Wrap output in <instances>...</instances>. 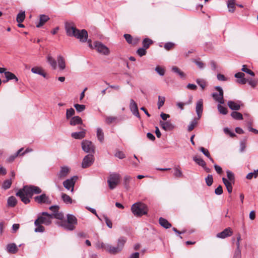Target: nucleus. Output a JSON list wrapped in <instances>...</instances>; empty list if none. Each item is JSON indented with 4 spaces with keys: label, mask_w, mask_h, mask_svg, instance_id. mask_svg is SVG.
Here are the masks:
<instances>
[{
    "label": "nucleus",
    "mask_w": 258,
    "mask_h": 258,
    "mask_svg": "<svg viewBox=\"0 0 258 258\" xmlns=\"http://www.w3.org/2000/svg\"><path fill=\"white\" fill-rule=\"evenodd\" d=\"M31 72L34 74H39L40 75L43 76L44 77H45L46 75V74L43 72L42 69L39 67H34L32 68Z\"/></svg>",
    "instance_id": "obj_32"
},
{
    "label": "nucleus",
    "mask_w": 258,
    "mask_h": 258,
    "mask_svg": "<svg viewBox=\"0 0 258 258\" xmlns=\"http://www.w3.org/2000/svg\"><path fill=\"white\" fill-rule=\"evenodd\" d=\"M7 203L9 206L14 207L17 204V200L15 197L11 196L8 198Z\"/></svg>",
    "instance_id": "obj_33"
},
{
    "label": "nucleus",
    "mask_w": 258,
    "mask_h": 258,
    "mask_svg": "<svg viewBox=\"0 0 258 258\" xmlns=\"http://www.w3.org/2000/svg\"><path fill=\"white\" fill-rule=\"evenodd\" d=\"M258 175V169L254 170L253 172L249 173L246 175V178L248 179H251L253 177L256 178Z\"/></svg>",
    "instance_id": "obj_48"
},
{
    "label": "nucleus",
    "mask_w": 258,
    "mask_h": 258,
    "mask_svg": "<svg viewBox=\"0 0 258 258\" xmlns=\"http://www.w3.org/2000/svg\"><path fill=\"white\" fill-rule=\"evenodd\" d=\"M205 181L208 186H211L213 182V176L211 174H209L205 178Z\"/></svg>",
    "instance_id": "obj_50"
},
{
    "label": "nucleus",
    "mask_w": 258,
    "mask_h": 258,
    "mask_svg": "<svg viewBox=\"0 0 258 258\" xmlns=\"http://www.w3.org/2000/svg\"><path fill=\"white\" fill-rule=\"evenodd\" d=\"M5 77L7 79H6V80L3 81L4 83H7L9 80H13V79L15 80L16 82L18 81V78L16 77V76L14 74H13L10 72H5Z\"/></svg>",
    "instance_id": "obj_22"
},
{
    "label": "nucleus",
    "mask_w": 258,
    "mask_h": 258,
    "mask_svg": "<svg viewBox=\"0 0 258 258\" xmlns=\"http://www.w3.org/2000/svg\"><path fill=\"white\" fill-rule=\"evenodd\" d=\"M215 194L221 195L223 193V188L221 185H219L215 190Z\"/></svg>",
    "instance_id": "obj_62"
},
{
    "label": "nucleus",
    "mask_w": 258,
    "mask_h": 258,
    "mask_svg": "<svg viewBox=\"0 0 258 258\" xmlns=\"http://www.w3.org/2000/svg\"><path fill=\"white\" fill-rule=\"evenodd\" d=\"M194 62L198 66V67L201 69H202L204 68L205 67V64L204 62H203L202 61H201L199 59H195L194 60Z\"/></svg>",
    "instance_id": "obj_56"
},
{
    "label": "nucleus",
    "mask_w": 258,
    "mask_h": 258,
    "mask_svg": "<svg viewBox=\"0 0 258 258\" xmlns=\"http://www.w3.org/2000/svg\"><path fill=\"white\" fill-rule=\"evenodd\" d=\"M235 4L234 0L228 1L227 3V7L230 12L233 13L234 12L235 9Z\"/></svg>",
    "instance_id": "obj_34"
},
{
    "label": "nucleus",
    "mask_w": 258,
    "mask_h": 258,
    "mask_svg": "<svg viewBox=\"0 0 258 258\" xmlns=\"http://www.w3.org/2000/svg\"><path fill=\"white\" fill-rule=\"evenodd\" d=\"M49 20L48 16L45 15H40L39 16V21L36 24V27L40 28L42 27L46 22Z\"/></svg>",
    "instance_id": "obj_20"
},
{
    "label": "nucleus",
    "mask_w": 258,
    "mask_h": 258,
    "mask_svg": "<svg viewBox=\"0 0 258 258\" xmlns=\"http://www.w3.org/2000/svg\"><path fill=\"white\" fill-rule=\"evenodd\" d=\"M160 224L166 229L169 228L171 227V224L165 219L160 218L159 220Z\"/></svg>",
    "instance_id": "obj_28"
},
{
    "label": "nucleus",
    "mask_w": 258,
    "mask_h": 258,
    "mask_svg": "<svg viewBox=\"0 0 258 258\" xmlns=\"http://www.w3.org/2000/svg\"><path fill=\"white\" fill-rule=\"evenodd\" d=\"M74 107L76 108V110L79 112L83 111L86 108V106L85 105L79 104H75L74 105Z\"/></svg>",
    "instance_id": "obj_42"
},
{
    "label": "nucleus",
    "mask_w": 258,
    "mask_h": 258,
    "mask_svg": "<svg viewBox=\"0 0 258 258\" xmlns=\"http://www.w3.org/2000/svg\"><path fill=\"white\" fill-rule=\"evenodd\" d=\"M198 118H194L188 126V131L191 132L198 124Z\"/></svg>",
    "instance_id": "obj_38"
},
{
    "label": "nucleus",
    "mask_w": 258,
    "mask_h": 258,
    "mask_svg": "<svg viewBox=\"0 0 258 258\" xmlns=\"http://www.w3.org/2000/svg\"><path fill=\"white\" fill-rule=\"evenodd\" d=\"M42 224H38L36 226V228L35 229L34 231L35 232H43L44 231V227L41 225Z\"/></svg>",
    "instance_id": "obj_55"
},
{
    "label": "nucleus",
    "mask_w": 258,
    "mask_h": 258,
    "mask_svg": "<svg viewBox=\"0 0 258 258\" xmlns=\"http://www.w3.org/2000/svg\"><path fill=\"white\" fill-rule=\"evenodd\" d=\"M231 116L236 120H242L243 119L242 114L237 111H233L231 113Z\"/></svg>",
    "instance_id": "obj_36"
},
{
    "label": "nucleus",
    "mask_w": 258,
    "mask_h": 258,
    "mask_svg": "<svg viewBox=\"0 0 258 258\" xmlns=\"http://www.w3.org/2000/svg\"><path fill=\"white\" fill-rule=\"evenodd\" d=\"M131 210L135 216H141L147 213V208L145 204L138 202L133 204Z\"/></svg>",
    "instance_id": "obj_4"
},
{
    "label": "nucleus",
    "mask_w": 258,
    "mask_h": 258,
    "mask_svg": "<svg viewBox=\"0 0 258 258\" xmlns=\"http://www.w3.org/2000/svg\"><path fill=\"white\" fill-rule=\"evenodd\" d=\"M146 49L143 48H140L138 49L137 53L140 56H143L146 54Z\"/></svg>",
    "instance_id": "obj_54"
},
{
    "label": "nucleus",
    "mask_w": 258,
    "mask_h": 258,
    "mask_svg": "<svg viewBox=\"0 0 258 258\" xmlns=\"http://www.w3.org/2000/svg\"><path fill=\"white\" fill-rule=\"evenodd\" d=\"M165 97L161 96H158V103H157L158 109H160L162 106H163V105L164 104V103H165Z\"/></svg>",
    "instance_id": "obj_41"
},
{
    "label": "nucleus",
    "mask_w": 258,
    "mask_h": 258,
    "mask_svg": "<svg viewBox=\"0 0 258 258\" xmlns=\"http://www.w3.org/2000/svg\"><path fill=\"white\" fill-rule=\"evenodd\" d=\"M25 18V12L19 13L17 16V21L18 23H22L24 21Z\"/></svg>",
    "instance_id": "obj_40"
},
{
    "label": "nucleus",
    "mask_w": 258,
    "mask_h": 258,
    "mask_svg": "<svg viewBox=\"0 0 258 258\" xmlns=\"http://www.w3.org/2000/svg\"><path fill=\"white\" fill-rule=\"evenodd\" d=\"M233 258H241V253L240 249H236Z\"/></svg>",
    "instance_id": "obj_58"
},
{
    "label": "nucleus",
    "mask_w": 258,
    "mask_h": 258,
    "mask_svg": "<svg viewBox=\"0 0 258 258\" xmlns=\"http://www.w3.org/2000/svg\"><path fill=\"white\" fill-rule=\"evenodd\" d=\"M126 241V238L125 237H120L117 240L116 246H113L107 244L105 247L106 250L111 254H116L122 250Z\"/></svg>",
    "instance_id": "obj_3"
},
{
    "label": "nucleus",
    "mask_w": 258,
    "mask_h": 258,
    "mask_svg": "<svg viewBox=\"0 0 258 258\" xmlns=\"http://www.w3.org/2000/svg\"><path fill=\"white\" fill-rule=\"evenodd\" d=\"M6 250L10 253L15 254L18 252V248L15 243H12L7 245Z\"/></svg>",
    "instance_id": "obj_21"
},
{
    "label": "nucleus",
    "mask_w": 258,
    "mask_h": 258,
    "mask_svg": "<svg viewBox=\"0 0 258 258\" xmlns=\"http://www.w3.org/2000/svg\"><path fill=\"white\" fill-rule=\"evenodd\" d=\"M57 61L58 67L61 70H63L66 68V63L64 58L61 55H59L57 57Z\"/></svg>",
    "instance_id": "obj_29"
},
{
    "label": "nucleus",
    "mask_w": 258,
    "mask_h": 258,
    "mask_svg": "<svg viewBox=\"0 0 258 258\" xmlns=\"http://www.w3.org/2000/svg\"><path fill=\"white\" fill-rule=\"evenodd\" d=\"M41 189L34 185H26L23 188L20 189L16 193V196L19 197L21 201L25 204L30 203V198L33 194H39L41 192Z\"/></svg>",
    "instance_id": "obj_1"
},
{
    "label": "nucleus",
    "mask_w": 258,
    "mask_h": 258,
    "mask_svg": "<svg viewBox=\"0 0 258 258\" xmlns=\"http://www.w3.org/2000/svg\"><path fill=\"white\" fill-rule=\"evenodd\" d=\"M76 177H73L68 179L63 182V186L68 190H70L72 192L74 191V186L76 182Z\"/></svg>",
    "instance_id": "obj_12"
},
{
    "label": "nucleus",
    "mask_w": 258,
    "mask_h": 258,
    "mask_svg": "<svg viewBox=\"0 0 258 258\" xmlns=\"http://www.w3.org/2000/svg\"><path fill=\"white\" fill-rule=\"evenodd\" d=\"M153 41L149 38H145L142 42L143 47L145 49H148L150 45L153 43Z\"/></svg>",
    "instance_id": "obj_35"
},
{
    "label": "nucleus",
    "mask_w": 258,
    "mask_h": 258,
    "mask_svg": "<svg viewBox=\"0 0 258 258\" xmlns=\"http://www.w3.org/2000/svg\"><path fill=\"white\" fill-rule=\"evenodd\" d=\"M203 110V102L202 99L199 100L196 104V112L198 115V119L202 116Z\"/></svg>",
    "instance_id": "obj_17"
},
{
    "label": "nucleus",
    "mask_w": 258,
    "mask_h": 258,
    "mask_svg": "<svg viewBox=\"0 0 258 258\" xmlns=\"http://www.w3.org/2000/svg\"><path fill=\"white\" fill-rule=\"evenodd\" d=\"M215 89L218 92V93H213L212 97L213 99L219 104H224V99L223 97V91L221 87L216 86Z\"/></svg>",
    "instance_id": "obj_8"
},
{
    "label": "nucleus",
    "mask_w": 258,
    "mask_h": 258,
    "mask_svg": "<svg viewBox=\"0 0 258 258\" xmlns=\"http://www.w3.org/2000/svg\"><path fill=\"white\" fill-rule=\"evenodd\" d=\"M200 150L208 158H210V154L209 151L205 148L202 147L200 148Z\"/></svg>",
    "instance_id": "obj_57"
},
{
    "label": "nucleus",
    "mask_w": 258,
    "mask_h": 258,
    "mask_svg": "<svg viewBox=\"0 0 258 258\" xmlns=\"http://www.w3.org/2000/svg\"><path fill=\"white\" fill-rule=\"evenodd\" d=\"M160 124L163 130L165 131H170L173 130L175 126L172 124L170 121H160Z\"/></svg>",
    "instance_id": "obj_14"
},
{
    "label": "nucleus",
    "mask_w": 258,
    "mask_h": 258,
    "mask_svg": "<svg viewBox=\"0 0 258 258\" xmlns=\"http://www.w3.org/2000/svg\"><path fill=\"white\" fill-rule=\"evenodd\" d=\"M222 181L224 185H225L228 192L230 194L231 193L233 188L232 186V183H233L232 182L230 181V180H228L225 177L222 178Z\"/></svg>",
    "instance_id": "obj_26"
},
{
    "label": "nucleus",
    "mask_w": 258,
    "mask_h": 258,
    "mask_svg": "<svg viewBox=\"0 0 258 258\" xmlns=\"http://www.w3.org/2000/svg\"><path fill=\"white\" fill-rule=\"evenodd\" d=\"M131 179V177L128 175H125L124 177V179H123L124 183L126 186L128 185V184H129Z\"/></svg>",
    "instance_id": "obj_64"
},
{
    "label": "nucleus",
    "mask_w": 258,
    "mask_h": 258,
    "mask_svg": "<svg viewBox=\"0 0 258 258\" xmlns=\"http://www.w3.org/2000/svg\"><path fill=\"white\" fill-rule=\"evenodd\" d=\"M197 84L204 90L206 86V82L203 79H197L196 80Z\"/></svg>",
    "instance_id": "obj_45"
},
{
    "label": "nucleus",
    "mask_w": 258,
    "mask_h": 258,
    "mask_svg": "<svg viewBox=\"0 0 258 258\" xmlns=\"http://www.w3.org/2000/svg\"><path fill=\"white\" fill-rule=\"evenodd\" d=\"M70 169L67 166L61 167L59 172L57 174L58 177L60 179L64 178L69 174Z\"/></svg>",
    "instance_id": "obj_19"
},
{
    "label": "nucleus",
    "mask_w": 258,
    "mask_h": 258,
    "mask_svg": "<svg viewBox=\"0 0 258 258\" xmlns=\"http://www.w3.org/2000/svg\"><path fill=\"white\" fill-rule=\"evenodd\" d=\"M172 71L173 72L177 73L181 78H184L185 77V74L176 67H173Z\"/></svg>",
    "instance_id": "obj_37"
},
{
    "label": "nucleus",
    "mask_w": 258,
    "mask_h": 258,
    "mask_svg": "<svg viewBox=\"0 0 258 258\" xmlns=\"http://www.w3.org/2000/svg\"><path fill=\"white\" fill-rule=\"evenodd\" d=\"M35 202L39 204L49 205L51 204V200L49 197L45 194L36 196L34 198Z\"/></svg>",
    "instance_id": "obj_10"
},
{
    "label": "nucleus",
    "mask_w": 258,
    "mask_h": 258,
    "mask_svg": "<svg viewBox=\"0 0 258 258\" xmlns=\"http://www.w3.org/2000/svg\"><path fill=\"white\" fill-rule=\"evenodd\" d=\"M116 117H114V116H106V118H105V122L107 124H110V123L113 122L114 121H115L116 120Z\"/></svg>",
    "instance_id": "obj_53"
},
{
    "label": "nucleus",
    "mask_w": 258,
    "mask_h": 258,
    "mask_svg": "<svg viewBox=\"0 0 258 258\" xmlns=\"http://www.w3.org/2000/svg\"><path fill=\"white\" fill-rule=\"evenodd\" d=\"M42 215L35 220L34 222L35 225H37L38 224H44L46 225L50 224L51 220L53 219V216L46 212H43Z\"/></svg>",
    "instance_id": "obj_6"
},
{
    "label": "nucleus",
    "mask_w": 258,
    "mask_h": 258,
    "mask_svg": "<svg viewBox=\"0 0 258 258\" xmlns=\"http://www.w3.org/2000/svg\"><path fill=\"white\" fill-rule=\"evenodd\" d=\"M53 216V218H55L59 220H62L63 218V214L61 212H56L55 213L51 214Z\"/></svg>",
    "instance_id": "obj_51"
},
{
    "label": "nucleus",
    "mask_w": 258,
    "mask_h": 258,
    "mask_svg": "<svg viewBox=\"0 0 258 258\" xmlns=\"http://www.w3.org/2000/svg\"><path fill=\"white\" fill-rule=\"evenodd\" d=\"M228 107L233 110H238L240 108L241 101H237L236 102L233 101H229L227 103Z\"/></svg>",
    "instance_id": "obj_18"
},
{
    "label": "nucleus",
    "mask_w": 258,
    "mask_h": 258,
    "mask_svg": "<svg viewBox=\"0 0 258 258\" xmlns=\"http://www.w3.org/2000/svg\"><path fill=\"white\" fill-rule=\"evenodd\" d=\"M65 29L68 36L75 37L83 42L87 41L88 38V33L87 31L85 29L82 30L77 29L73 22H66Z\"/></svg>",
    "instance_id": "obj_2"
},
{
    "label": "nucleus",
    "mask_w": 258,
    "mask_h": 258,
    "mask_svg": "<svg viewBox=\"0 0 258 258\" xmlns=\"http://www.w3.org/2000/svg\"><path fill=\"white\" fill-rule=\"evenodd\" d=\"M77 224L76 217L71 214H68L67 220L62 221L60 225L64 229L69 230H73L75 229V225Z\"/></svg>",
    "instance_id": "obj_5"
},
{
    "label": "nucleus",
    "mask_w": 258,
    "mask_h": 258,
    "mask_svg": "<svg viewBox=\"0 0 258 258\" xmlns=\"http://www.w3.org/2000/svg\"><path fill=\"white\" fill-rule=\"evenodd\" d=\"M115 156L120 159H123L125 157V154L122 152L119 151L116 152Z\"/></svg>",
    "instance_id": "obj_59"
},
{
    "label": "nucleus",
    "mask_w": 258,
    "mask_h": 258,
    "mask_svg": "<svg viewBox=\"0 0 258 258\" xmlns=\"http://www.w3.org/2000/svg\"><path fill=\"white\" fill-rule=\"evenodd\" d=\"M94 162V157L92 155L88 154L85 156L82 163V167L83 168H87L90 166Z\"/></svg>",
    "instance_id": "obj_13"
},
{
    "label": "nucleus",
    "mask_w": 258,
    "mask_h": 258,
    "mask_svg": "<svg viewBox=\"0 0 258 258\" xmlns=\"http://www.w3.org/2000/svg\"><path fill=\"white\" fill-rule=\"evenodd\" d=\"M96 135L98 141L102 143L104 140V135L103 130L100 127H97L96 128Z\"/></svg>",
    "instance_id": "obj_25"
},
{
    "label": "nucleus",
    "mask_w": 258,
    "mask_h": 258,
    "mask_svg": "<svg viewBox=\"0 0 258 258\" xmlns=\"http://www.w3.org/2000/svg\"><path fill=\"white\" fill-rule=\"evenodd\" d=\"M61 199L64 203L66 204H72L74 203V201L72 199V198L68 195L64 193L61 194Z\"/></svg>",
    "instance_id": "obj_30"
},
{
    "label": "nucleus",
    "mask_w": 258,
    "mask_h": 258,
    "mask_svg": "<svg viewBox=\"0 0 258 258\" xmlns=\"http://www.w3.org/2000/svg\"><path fill=\"white\" fill-rule=\"evenodd\" d=\"M82 148L84 151L86 153H93L95 148L93 143L88 140H83L82 142Z\"/></svg>",
    "instance_id": "obj_9"
},
{
    "label": "nucleus",
    "mask_w": 258,
    "mask_h": 258,
    "mask_svg": "<svg viewBox=\"0 0 258 258\" xmlns=\"http://www.w3.org/2000/svg\"><path fill=\"white\" fill-rule=\"evenodd\" d=\"M95 48L99 53L102 54L107 55L110 53L109 48L100 42L95 43Z\"/></svg>",
    "instance_id": "obj_11"
},
{
    "label": "nucleus",
    "mask_w": 258,
    "mask_h": 258,
    "mask_svg": "<svg viewBox=\"0 0 258 258\" xmlns=\"http://www.w3.org/2000/svg\"><path fill=\"white\" fill-rule=\"evenodd\" d=\"M193 160L197 164L202 167H204L206 164L205 161L201 157L195 156L193 158Z\"/></svg>",
    "instance_id": "obj_31"
},
{
    "label": "nucleus",
    "mask_w": 258,
    "mask_h": 258,
    "mask_svg": "<svg viewBox=\"0 0 258 258\" xmlns=\"http://www.w3.org/2000/svg\"><path fill=\"white\" fill-rule=\"evenodd\" d=\"M221 104L218 105L217 108L219 112L222 114H226L227 113V109L226 107L222 106Z\"/></svg>",
    "instance_id": "obj_43"
},
{
    "label": "nucleus",
    "mask_w": 258,
    "mask_h": 258,
    "mask_svg": "<svg viewBox=\"0 0 258 258\" xmlns=\"http://www.w3.org/2000/svg\"><path fill=\"white\" fill-rule=\"evenodd\" d=\"M174 46V44L172 42H168L165 44L164 48L167 50L173 48Z\"/></svg>",
    "instance_id": "obj_60"
},
{
    "label": "nucleus",
    "mask_w": 258,
    "mask_h": 258,
    "mask_svg": "<svg viewBox=\"0 0 258 258\" xmlns=\"http://www.w3.org/2000/svg\"><path fill=\"white\" fill-rule=\"evenodd\" d=\"M11 184H12L11 180L10 179H7L3 182V183L2 184V187L4 189H7L11 187Z\"/></svg>",
    "instance_id": "obj_44"
},
{
    "label": "nucleus",
    "mask_w": 258,
    "mask_h": 258,
    "mask_svg": "<svg viewBox=\"0 0 258 258\" xmlns=\"http://www.w3.org/2000/svg\"><path fill=\"white\" fill-rule=\"evenodd\" d=\"M227 173V176L228 179V180H230V181L232 182L233 183L234 182V174L229 170H227L226 171Z\"/></svg>",
    "instance_id": "obj_47"
},
{
    "label": "nucleus",
    "mask_w": 258,
    "mask_h": 258,
    "mask_svg": "<svg viewBox=\"0 0 258 258\" xmlns=\"http://www.w3.org/2000/svg\"><path fill=\"white\" fill-rule=\"evenodd\" d=\"M130 108L131 111L132 112L133 114L134 115L137 116L138 117H140V114L138 108L137 104L133 99H131L130 100Z\"/></svg>",
    "instance_id": "obj_16"
},
{
    "label": "nucleus",
    "mask_w": 258,
    "mask_h": 258,
    "mask_svg": "<svg viewBox=\"0 0 258 258\" xmlns=\"http://www.w3.org/2000/svg\"><path fill=\"white\" fill-rule=\"evenodd\" d=\"M120 178V176L118 173H113L109 175L107 179V183L110 189L115 188L119 182Z\"/></svg>",
    "instance_id": "obj_7"
},
{
    "label": "nucleus",
    "mask_w": 258,
    "mask_h": 258,
    "mask_svg": "<svg viewBox=\"0 0 258 258\" xmlns=\"http://www.w3.org/2000/svg\"><path fill=\"white\" fill-rule=\"evenodd\" d=\"M75 110L72 108L67 109L66 112V118L67 119L70 118L72 116L75 114Z\"/></svg>",
    "instance_id": "obj_52"
},
{
    "label": "nucleus",
    "mask_w": 258,
    "mask_h": 258,
    "mask_svg": "<svg viewBox=\"0 0 258 258\" xmlns=\"http://www.w3.org/2000/svg\"><path fill=\"white\" fill-rule=\"evenodd\" d=\"M83 124V121L81 118L78 116L73 117L70 120V124L72 125H76L77 124Z\"/></svg>",
    "instance_id": "obj_24"
},
{
    "label": "nucleus",
    "mask_w": 258,
    "mask_h": 258,
    "mask_svg": "<svg viewBox=\"0 0 258 258\" xmlns=\"http://www.w3.org/2000/svg\"><path fill=\"white\" fill-rule=\"evenodd\" d=\"M233 233L231 228L228 227L225 229L223 231L217 234L216 236L220 238H225L226 237L230 236Z\"/></svg>",
    "instance_id": "obj_15"
},
{
    "label": "nucleus",
    "mask_w": 258,
    "mask_h": 258,
    "mask_svg": "<svg viewBox=\"0 0 258 258\" xmlns=\"http://www.w3.org/2000/svg\"><path fill=\"white\" fill-rule=\"evenodd\" d=\"M174 175L177 177H180L182 176V173L179 166L174 168Z\"/></svg>",
    "instance_id": "obj_46"
},
{
    "label": "nucleus",
    "mask_w": 258,
    "mask_h": 258,
    "mask_svg": "<svg viewBox=\"0 0 258 258\" xmlns=\"http://www.w3.org/2000/svg\"><path fill=\"white\" fill-rule=\"evenodd\" d=\"M241 71L251 75V76H254V73L251 71L250 70L248 69L247 68V66L246 65H243L242 68L241 69Z\"/></svg>",
    "instance_id": "obj_49"
},
{
    "label": "nucleus",
    "mask_w": 258,
    "mask_h": 258,
    "mask_svg": "<svg viewBox=\"0 0 258 258\" xmlns=\"http://www.w3.org/2000/svg\"><path fill=\"white\" fill-rule=\"evenodd\" d=\"M86 130H83L82 131L79 132L72 133L71 134L72 137L76 139H82L85 137Z\"/></svg>",
    "instance_id": "obj_23"
},
{
    "label": "nucleus",
    "mask_w": 258,
    "mask_h": 258,
    "mask_svg": "<svg viewBox=\"0 0 258 258\" xmlns=\"http://www.w3.org/2000/svg\"><path fill=\"white\" fill-rule=\"evenodd\" d=\"M191 102V101H189V102H186V103H183V102H178L176 104V105L178 107H179L181 110H183V107L185 105H187V104H190Z\"/></svg>",
    "instance_id": "obj_63"
},
{
    "label": "nucleus",
    "mask_w": 258,
    "mask_h": 258,
    "mask_svg": "<svg viewBox=\"0 0 258 258\" xmlns=\"http://www.w3.org/2000/svg\"><path fill=\"white\" fill-rule=\"evenodd\" d=\"M123 36H124V38L125 39L126 41L129 44H136V43L137 42V41L138 40V39H137V40L135 41V42H133V37L130 34H125Z\"/></svg>",
    "instance_id": "obj_39"
},
{
    "label": "nucleus",
    "mask_w": 258,
    "mask_h": 258,
    "mask_svg": "<svg viewBox=\"0 0 258 258\" xmlns=\"http://www.w3.org/2000/svg\"><path fill=\"white\" fill-rule=\"evenodd\" d=\"M155 71L160 75V76H163L164 75V73H165V71L164 70L158 66L156 68H155Z\"/></svg>",
    "instance_id": "obj_61"
},
{
    "label": "nucleus",
    "mask_w": 258,
    "mask_h": 258,
    "mask_svg": "<svg viewBox=\"0 0 258 258\" xmlns=\"http://www.w3.org/2000/svg\"><path fill=\"white\" fill-rule=\"evenodd\" d=\"M47 61L52 67V69L55 70L56 69L57 63L54 58H53L50 54H48L46 57Z\"/></svg>",
    "instance_id": "obj_27"
}]
</instances>
